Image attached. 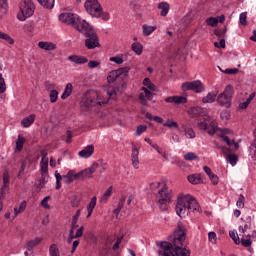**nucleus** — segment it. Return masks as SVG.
Instances as JSON below:
<instances>
[{"label": "nucleus", "instance_id": "13", "mask_svg": "<svg viewBox=\"0 0 256 256\" xmlns=\"http://www.w3.org/2000/svg\"><path fill=\"white\" fill-rule=\"evenodd\" d=\"M97 167H99V164L97 162H94L91 165V167L82 170L83 178L91 179V177H93V173H95V171H97Z\"/></svg>", "mask_w": 256, "mask_h": 256}, {"label": "nucleus", "instance_id": "14", "mask_svg": "<svg viewBox=\"0 0 256 256\" xmlns=\"http://www.w3.org/2000/svg\"><path fill=\"white\" fill-rule=\"evenodd\" d=\"M68 61L76 63V65H85V63L89 62V59H87L85 56L70 55L68 56Z\"/></svg>", "mask_w": 256, "mask_h": 256}, {"label": "nucleus", "instance_id": "62", "mask_svg": "<svg viewBox=\"0 0 256 256\" xmlns=\"http://www.w3.org/2000/svg\"><path fill=\"white\" fill-rule=\"evenodd\" d=\"M214 46L217 47L218 49H225V38H221L220 43L215 42Z\"/></svg>", "mask_w": 256, "mask_h": 256}, {"label": "nucleus", "instance_id": "39", "mask_svg": "<svg viewBox=\"0 0 256 256\" xmlns=\"http://www.w3.org/2000/svg\"><path fill=\"white\" fill-rule=\"evenodd\" d=\"M143 85L147 87V89H150V91H157V86L151 82V79L145 78L143 80Z\"/></svg>", "mask_w": 256, "mask_h": 256}, {"label": "nucleus", "instance_id": "44", "mask_svg": "<svg viewBox=\"0 0 256 256\" xmlns=\"http://www.w3.org/2000/svg\"><path fill=\"white\" fill-rule=\"evenodd\" d=\"M226 34H227V27L214 31V35H216L218 39H223Z\"/></svg>", "mask_w": 256, "mask_h": 256}, {"label": "nucleus", "instance_id": "57", "mask_svg": "<svg viewBox=\"0 0 256 256\" xmlns=\"http://www.w3.org/2000/svg\"><path fill=\"white\" fill-rule=\"evenodd\" d=\"M210 181L212 182L213 185H218L219 184V176L217 174H214L213 172L209 176Z\"/></svg>", "mask_w": 256, "mask_h": 256}, {"label": "nucleus", "instance_id": "21", "mask_svg": "<svg viewBox=\"0 0 256 256\" xmlns=\"http://www.w3.org/2000/svg\"><path fill=\"white\" fill-rule=\"evenodd\" d=\"M41 241H43V238H41V237H36L33 240H29L26 243L27 251H33V249H35V247H37V245H39L41 243Z\"/></svg>", "mask_w": 256, "mask_h": 256}, {"label": "nucleus", "instance_id": "16", "mask_svg": "<svg viewBox=\"0 0 256 256\" xmlns=\"http://www.w3.org/2000/svg\"><path fill=\"white\" fill-rule=\"evenodd\" d=\"M130 71H131V67H129V66L121 67V68L117 69L118 79H122V81L129 79Z\"/></svg>", "mask_w": 256, "mask_h": 256}, {"label": "nucleus", "instance_id": "55", "mask_svg": "<svg viewBox=\"0 0 256 256\" xmlns=\"http://www.w3.org/2000/svg\"><path fill=\"white\" fill-rule=\"evenodd\" d=\"M144 141H146V143H149L153 147V149L157 151V153L161 154V148H159V145L154 144L153 141H151L149 138H145Z\"/></svg>", "mask_w": 256, "mask_h": 256}, {"label": "nucleus", "instance_id": "27", "mask_svg": "<svg viewBox=\"0 0 256 256\" xmlns=\"http://www.w3.org/2000/svg\"><path fill=\"white\" fill-rule=\"evenodd\" d=\"M188 181L192 185H199L200 183H203V180L201 179L200 174H193L188 176Z\"/></svg>", "mask_w": 256, "mask_h": 256}, {"label": "nucleus", "instance_id": "11", "mask_svg": "<svg viewBox=\"0 0 256 256\" xmlns=\"http://www.w3.org/2000/svg\"><path fill=\"white\" fill-rule=\"evenodd\" d=\"M41 155L40 175H49V159L47 158V152L42 151Z\"/></svg>", "mask_w": 256, "mask_h": 256}, {"label": "nucleus", "instance_id": "47", "mask_svg": "<svg viewBox=\"0 0 256 256\" xmlns=\"http://www.w3.org/2000/svg\"><path fill=\"white\" fill-rule=\"evenodd\" d=\"M7 91V84L5 83V78H3V74H0V95Z\"/></svg>", "mask_w": 256, "mask_h": 256}, {"label": "nucleus", "instance_id": "32", "mask_svg": "<svg viewBox=\"0 0 256 256\" xmlns=\"http://www.w3.org/2000/svg\"><path fill=\"white\" fill-rule=\"evenodd\" d=\"M25 209H27V201H22L20 203V206L19 208H14V216H13V219H15L17 217V215L23 213V211H25Z\"/></svg>", "mask_w": 256, "mask_h": 256}, {"label": "nucleus", "instance_id": "63", "mask_svg": "<svg viewBox=\"0 0 256 256\" xmlns=\"http://www.w3.org/2000/svg\"><path fill=\"white\" fill-rule=\"evenodd\" d=\"M96 205H97V197L93 196L87 208L95 209Z\"/></svg>", "mask_w": 256, "mask_h": 256}, {"label": "nucleus", "instance_id": "34", "mask_svg": "<svg viewBox=\"0 0 256 256\" xmlns=\"http://www.w3.org/2000/svg\"><path fill=\"white\" fill-rule=\"evenodd\" d=\"M117 79H119L117 70H112L108 73L107 81L109 84L115 83V81H117Z\"/></svg>", "mask_w": 256, "mask_h": 256}, {"label": "nucleus", "instance_id": "22", "mask_svg": "<svg viewBox=\"0 0 256 256\" xmlns=\"http://www.w3.org/2000/svg\"><path fill=\"white\" fill-rule=\"evenodd\" d=\"M188 113L191 117H193L195 119V118L201 117V115H203V108H201L199 106H194L188 110Z\"/></svg>", "mask_w": 256, "mask_h": 256}, {"label": "nucleus", "instance_id": "17", "mask_svg": "<svg viewBox=\"0 0 256 256\" xmlns=\"http://www.w3.org/2000/svg\"><path fill=\"white\" fill-rule=\"evenodd\" d=\"M94 151L95 147L93 145H88L86 148L79 152V157H82L83 159H89V157L93 155Z\"/></svg>", "mask_w": 256, "mask_h": 256}, {"label": "nucleus", "instance_id": "64", "mask_svg": "<svg viewBox=\"0 0 256 256\" xmlns=\"http://www.w3.org/2000/svg\"><path fill=\"white\" fill-rule=\"evenodd\" d=\"M241 244H242L243 247H251L252 242H251V239L242 238L241 239Z\"/></svg>", "mask_w": 256, "mask_h": 256}, {"label": "nucleus", "instance_id": "3", "mask_svg": "<svg viewBox=\"0 0 256 256\" xmlns=\"http://www.w3.org/2000/svg\"><path fill=\"white\" fill-rule=\"evenodd\" d=\"M79 33H82L84 37H88L85 40V47L88 49L91 50L95 49L96 47H101V44L99 43V36L97 33H95V30H93V27H91V25H89L87 22H83Z\"/></svg>", "mask_w": 256, "mask_h": 256}, {"label": "nucleus", "instance_id": "37", "mask_svg": "<svg viewBox=\"0 0 256 256\" xmlns=\"http://www.w3.org/2000/svg\"><path fill=\"white\" fill-rule=\"evenodd\" d=\"M132 51H134L136 55H141V53H143V44L140 42H134L132 44Z\"/></svg>", "mask_w": 256, "mask_h": 256}, {"label": "nucleus", "instance_id": "6", "mask_svg": "<svg viewBox=\"0 0 256 256\" xmlns=\"http://www.w3.org/2000/svg\"><path fill=\"white\" fill-rule=\"evenodd\" d=\"M20 14L17 15L19 21H25L35 13V4L31 0H23L19 6Z\"/></svg>", "mask_w": 256, "mask_h": 256}, {"label": "nucleus", "instance_id": "8", "mask_svg": "<svg viewBox=\"0 0 256 256\" xmlns=\"http://www.w3.org/2000/svg\"><path fill=\"white\" fill-rule=\"evenodd\" d=\"M84 7L87 13H89V15L92 17H96V19H99L103 13V7L97 0H87L84 4Z\"/></svg>", "mask_w": 256, "mask_h": 256}, {"label": "nucleus", "instance_id": "20", "mask_svg": "<svg viewBox=\"0 0 256 256\" xmlns=\"http://www.w3.org/2000/svg\"><path fill=\"white\" fill-rule=\"evenodd\" d=\"M35 114H30L29 116L21 120V125L24 128L31 127L35 123Z\"/></svg>", "mask_w": 256, "mask_h": 256}, {"label": "nucleus", "instance_id": "49", "mask_svg": "<svg viewBox=\"0 0 256 256\" xmlns=\"http://www.w3.org/2000/svg\"><path fill=\"white\" fill-rule=\"evenodd\" d=\"M57 99H59V92L57 90L50 91V102L57 103Z\"/></svg>", "mask_w": 256, "mask_h": 256}, {"label": "nucleus", "instance_id": "60", "mask_svg": "<svg viewBox=\"0 0 256 256\" xmlns=\"http://www.w3.org/2000/svg\"><path fill=\"white\" fill-rule=\"evenodd\" d=\"M100 65H101V62H98L95 60H91L88 62L89 69H95V68L99 67Z\"/></svg>", "mask_w": 256, "mask_h": 256}, {"label": "nucleus", "instance_id": "18", "mask_svg": "<svg viewBox=\"0 0 256 256\" xmlns=\"http://www.w3.org/2000/svg\"><path fill=\"white\" fill-rule=\"evenodd\" d=\"M38 47L40 49H44V51H55V49H57V44L53 42L40 41L38 43Z\"/></svg>", "mask_w": 256, "mask_h": 256}, {"label": "nucleus", "instance_id": "26", "mask_svg": "<svg viewBox=\"0 0 256 256\" xmlns=\"http://www.w3.org/2000/svg\"><path fill=\"white\" fill-rule=\"evenodd\" d=\"M217 92H209L206 97L202 98V103H215Z\"/></svg>", "mask_w": 256, "mask_h": 256}, {"label": "nucleus", "instance_id": "7", "mask_svg": "<svg viewBox=\"0 0 256 256\" xmlns=\"http://www.w3.org/2000/svg\"><path fill=\"white\" fill-rule=\"evenodd\" d=\"M233 93H235L233 86L227 85L224 91L220 93L217 97L219 105H221V107H226V109H229V107H231Z\"/></svg>", "mask_w": 256, "mask_h": 256}, {"label": "nucleus", "instance_id": "25", "mask_svg": "<svg viewBox=\"0 0 256 256\" xmlns=\"http://www.w3.org/2000/svg\"><path fill=\"white\" fill-rule=\"evenodd\" d=\"M7 11H9V3L7 0H0V19L7 15Z\"/></svg>", "mask_w": 256, "mask_h": 256}, {"label": "nucleus", "instance_id": "58", "mask_svg": "<svg viewBox=\"0 0 256 256\" xmlns=\"http://www.w3.org/2000/svg\"><path fill=\"white\" fill-rule=\"evenodd\" d=\"M110 61H112L113 63H116V65H123V59L121 58V56L111 57Z\"/></svg>", "mask_w": 256, "mask_h": 256}, {"label": "nucleus", "instance_id": "35", "mask_svg": "<svg viewBox=\"0 0 256 256\" xmlns=\"http://www.w3.org/2000/svg\"><path fill=\"white\" fill-rule=\"evenodd\" d=\"M42 7H45L46 9H53L55 6V0H37Z\"/></svg>", "mask_w": 256, "mask_h": 256}, {"label": "nucleus", "instance_id": "52", "mask_svg": "<svg viewBox=\"0 0 256 256\" xmlns=\"http://www.w3.org/2000/svg\"><path fill=\"white\" fill-rule=\"evenodd\" d=\"M176 105H185L187 103V97L185 96H175Z\"/></svg>", "mask_w": 256, "mask_h": 256}, {"label": "nucleus", "instance_id": "59", "mask_svg": "<svg viewBox=\"0 0 256 256\" xmlns=\"http://www.w3.org/2000/svg\"><path fill=\"white\" fill-rule=\"evenodd\" d=\"M248 229H251V222L246 223L244 226H239L238 230L240 233H245Z\"/></svg>", "mask_w": 256, "mask_h": 256}, {"label": "nucleus", "instance_id": "19", "mask_svg": "<svg viewBox=\"0 0 256 256\" xmlns=\"http://www.w3.org/2000/svg\"><path fill=\"white\" fill-rule=\"evenodd\" d=\"M182 129H183L187 139H195V137H196L195 130H193V128H191V126H189V124L183 123Z\"/></svg>", "mask_w": 256, "mask_h": 256}, {"label": "nucleus", "instance_id": "48", "mask_svg": "<svg viewBox=\"0 0 256 256\" xmlns=\"http://www.w3.org/2000/svg\"><path fill=\"white\" fill-rule=\"evenodd\" d=\"M185 161H193L196 159V161H199V156L195 155L193 152H188L184 155Z\"/></svg>", "mask_w": 256, "mask_h": 256}, {"label": "nucleus", "instance_id": "2", "mask_svg": "<svg viewBox=\"0 0 256 256\" xmlns=\"http://www.w3.org/2000/svg\"><path fill=\"white\" fill-rule=\"evenodd\" d=\"M190 213H201L199 202L191 195L179 196L176 204V214L183 219Z\"/></svg>", "mask_w": 256, "mask_h": 256}, {"label": "nucleus", "instance_id": "43", "mask_svg": "<svg viewBox=\"0 0 256 256\" xmlns=\"http://www.w3.org/2000/svg\"><path fill=\"white\" fill-rule=\"evenodd\" d=\"M226 159L230 163V165H232V167H235V165H237V160H238L237 155L229 154L227 155Z\"/></svg>", "mask_w": 256, "mask_h": 256}, {"label": "nucleus", "instance_id": "61", "mask_svg": "<svg viewBox=\"0 0 256 256\" xmlns=\"http://www.w3.org/2000/svg\"><path fill=\"white\" fill-rule=\"evenodd\" d=\"M147 131V125H139L136 130V135H141Z\"/></svg>", "mask_w": 256, "mask_h": 256}, {"label": "nucleus", "instance_id": "45", "mask_svg": "<svg viewBox=\"0 0 256 256\" xmlns=\"http://www.w3.org/2000/svg\"><path fill=\"white\" fill-rule=\"evenodd\" d=\"M49 255L50 256H59V248L57 247V244L50 245Z\"/></svg>", "mask_w": 256, "mask_h": 256}, {"label": "nucleus", "instance_id": "36", "mask_svg": "<svg viewBox=\"0 0 256 256\" xmlns=\"http://www.w3.org/2000/svg\"><path fill=\"white\" fill-rule=\"evenodd\" d=\"M63 181L66 185H70V183L75 181L73 177V170H69L67 174L63 175Z\"/></svg>", "mask_w": 256, "mask_h": 256}, {"label": "nucleus", "instance_id": "29", "mask_svg": "<svg viewBox=\"0 0 256 256\" xmlns=\"http://www.w3.org/2000/svg\"><path fill=\"white\" fill-rule=\"evenodd\" d=\"M71 93H73V84L68 83L64 89V92L61 95V99L65 100L68 97H71Z\"/></svg>", "mask_w": 256, "mask_h": 256}, {"label": "nucleus", "instance_id": "30", "mask_svg": "<svg viewBox=\"0 0 256 256\" xmlns=\"http://www.w3.org/2000/svg\"><path fill=\"white\" fill-rule=\"evenodd\" d=\"M11 176L9 175L8 171H4L3 173V187L1 188V191H5V189H9V183H10Z\"/></svg>", "mask_w": 256, "mask_h": 256}, {"label": "nucleus", "instance_id": "51", "mask_svg": "<svg viewBox=\"0 0 256 256\" xmlns=\"http://www.w3.org/2000/svg\"><path fill=\"white\" fill-rule=\"evenodd\" d=\"M164 127H169L170 129L172 127H175V129H179V124L173 120H167L164 124H163Z\"/></svg>", "mask_w": 256, "mask_h": 256}, {"label": "nucleus", "instance_id": "56", "mask_svg": "<svg viewBox=\"0 0 256 256\" xmlns=\"http://www.w3.org/2000/svg\"><path fill=\"white\" fill-rule=\"evenodd\" d=\"M208 241L210 243H217V234L214 231L208 233Z\"/></svg>", "mask_w": 256, "mask_h": 256}, {"label": "nucleus", "instance_id": "54", "mask_svg": "<svg viewBox=\"0 0 256 256\" xmlns=\"http://www.w3.org/2000/svg\"><path fill=\"white\" fill-rule=\"evenodd\" d=\"M239 23H240V25H243V26L247 25V12H242L240 14Z\"/></svg>", "mask_w": 256, "mask_h": 256}, {"label": "nucleus", "instance_id": "38", "mask_svg": "<svg viewBox=\"0 0 256 256\" xmlns=\"http://www.w3.org/2000/svg\"><path fill=\"white\" fill-rule=\"evenodd\" d=\"M111 245H113V238H111V236H107L104 240L103 251H111Z\"/></svg>", "mask_w": 256, "mask_h": 256}, {"label": "nucleus", "instance_id": "40", "mask_svg": "<svg viewBox=\"0 0 256 256\" xmlns=\"http://www.w3.org/2000/svg\"><path fill=\"white\" fill-rule=\"evenodd\" d=\"M229 235L232 241H234L235 245H239L241 243V239H239V234H237V230L230 231Z\"/></svg>", "mask_w": 256, "mask_h": 256}, {"label": "nucleus", "instance_id": "31", "mask_svg": "<svg viewBox=\"0 0 256 256\" xmlns=\"http://www.w3.org/2000/svg\"><path fill=\"white\" fill-rule=\"evenodd\" d=\"M142 29H143V36L149 37V35H151V33H153L157 29V26H149L147 24H144L142 26Z\"/></svg>", "mask_w": 256, "mask_h": 256}, {"label": "nucleus", "instance_id": "33", "mask_svg": "<svg viewBox=\"0 0 256 256\" xmlns=\"http://www.w3.org/2000/svg\"><path fill=\"white\" fill-rule=\"evenodd\" d=\"M0 39L6 41L9 45H15V39L11 38V36L5 32L0 31Z\"/></svg>", "mask_w": 256, "mask_h": 256}, {"label": "nucleus", "instance_id": "23", "mask_svg": "<svg viewBox=\"0 0 256 256\" xmlns=\"http://www.w3.org/2000/svg\"><path fill=\"white\" fill-rule=\"evenodd\" d=\"M158 9L161 10V12H160L161 17H167V15L169 14V9H170L169 3L160 2L158 4Z\"/></svg>", "mask_w": 256, "mask_h": 256}, {"label": "nucleus", "instance_id": "1", "mask_svg": "<svg viewBox=\"0 0 256 256\" xmlns=\"http://www.w3.org/2000/svg\"><path fill=\"white\" fill-rule=\"evenodd\" d=\"M187 239V232L185 226H182L181 223H178L174 234L169 237L171 242H160L159 247L163 251L158 250V255L163 256H191V250L183 247V242Z\"/></svg>", "mask_w": 256, "mask_h": 256}, {"label": "nucleus", "instance_id": "15", "mask_svg": "<svg viewBox=\"0 0 256 256\" xmlns=\"http://www.w3.org/2000/svg\"><path fill=\"white\" fill-rule=\"evenodd\" d=\"M131 159L134 169H139V149L136 146L132 147Z\"/></svg>", "mask_w": 256, "mask_h": 256}, {"label": "nucleus", "instance_id": "4", "mask_svg": "<svg viewBox=\"0 0 256 256\" xmlns=\"http://www.w3.org/2000/svg\"><path fill=\"white\" fill-rule=\"evenodd\" d=\"M173 198L172 191L169 189L167 184H164L163 187L158 191V206L161 211H167L169 209V204Z\"/></svg>", "mask_w": 256, "mask_h": 256}, {"label": "nucleus", "instance_id": "46", "mask_svg": "<svg viewBox=\"0 0 256 256\" xmlns=\"http://www.w3.org/2000/svg\"><path fill=\"white\" fill-rule=\"evenodd\" d=\"M113 194V186H110L103 194V196L101 197L100 201H107V199H109V197H111V195Z\"/></svg>", "mask_w": 256, "mask_h": 256}, {"label": "nucleus", "instance_id": "10", "mask_svg": "<svg viewBox=\"0 0 256 256\" xmlns=\"http://www.w3.org/2000/svg\"><path fill=\"white\" fill-rule=\"evenodd\" d=\"M198 127L202 131H207L208 135H215L217 129H219L217 127V122L208 119L198 122Z\"/></svg>", "mask_w": 256, "mask_h": 256}, {"label": "nucleus", "instance_id": "12", "mask_svg": "<svg viewBox=\"0 0 256 256\" xmlns=\"http://www.w3.org/2000/svg\"><path fill=\"white\" fill-rule=\"evenodd\" d=\"M125 85V82H123L121 88L110 86L107 90L108 97H111L112 100L115 101L117 99V95H121V93H123Z\"/></svg>", "mask_w": 256, "mask_h": 256}, {"label": "nucleus", "instance_id": "53", "mask_svg": "<svg viewBox=\"0 0 256 256\" xmlns=\"http://www.w3.org/2000/svg\"><path fill=\"white\" fill-rule=\"evenodd\" d=\"M123 241V236H117L116 242L112 246V251H117L119 247L121 246V242Z\"/></svg>", "mask_w": 256, "mask_h": 256}, {"label": "nucleus", "instance_id": "50", "mask_svg": "<svg viewBox=\"0 0 256 256\" xmlns=\"http://www.w3.org/2000/svg\"><path fill=\"white\" fill-rule=\"evenodd\" d=\"M236 205L239 209H243V207H245V196H243V194L239 195Z\"/></svg>", "mask_w": 256, "mask_h": 256}, {"label": "nucleus", "instance_id": "9", "mask_svg": "<svg viewBox=\"0 0 256 256\" xmlns=\"http://www.w3.org/2000/svg\"><path fill=\"white\" fill-rule=\"evenodd\" d=\"M181 89L184 92L194 91V93H203V91H205V85L202 84L201 80H194L182 83Z\"/></svg>", "mask_w": 256, "mask_h": 256}, {"label": "nucleus", "instance_id": "24", "mask_svg": "<svg viewBox=\"0 0 256 256\" xmlns=\"http://www.w3.org/2000/svg\"><path fill=\"white\" fill-rule=\"evenodd\" d=\"M47 177H49V175H41L40 179L37 180L34 186L39 190L45 188V184L49 183V179H47Z\"/></svg>", "mask_w": 256, "mask_h": 256}, {"label": "nucleus", "instance_id": "41", "mask_svg": "<svg viewBox=\"0 0 256 256\" xmlns=\"http://www.w3.org/2000/svg\"><path fill=\"white\" fill-rule=\"evenodd\" d=\"M206 25H208V27H217V25H219V20L214 17H209L206 19Z\"/></svg>", "mask_w": 256, "mask_h": 256}, {"label": "nucleus", "instance_id": "42", "mask_svg": "<svg viewBox=\"0 0 256 256\" xmlns=\"http://www.w3.org/2000/svg\"><path fill=\"white\" fill-rule=\"evenodd\" d=\"M26 167H27V160H22L21 167H20L19 173L17 175L18 179H23V175L25 173Z\"/></svg>", "mask_w": 256, "mask_h": 256}, {"label": "nucleus", "instance_id": "5", "mask_svg": "<svg viewBox=\"0 0 256 256\" xmlns=\"http://www.w3.org/2000/svg\"><path fill=\"white\" fill-rule=\"evenodd\" d=\"M59 21L62 23H67V25H71L77 31H81L83 29V23H87L86 20H81L77 14L73 13H62L59 15Z\"/></svg>", "mask_w": 256, "mask_h": 256}, {"label": "nucleus", "instance_id": "28", "mask_svg": "<svg viewBox=\"0 0 256 256\" xmlns=\"http://www.w3.org/2000/svg\"><path fill=\"white\" fill-rule=\"evenodd\" d=\"M23 145H25V137L18 135V139L16 140V153H21L23 151Z\"/></svg>", "mask_w": 256, "mask_h": 256}]
</instances>
